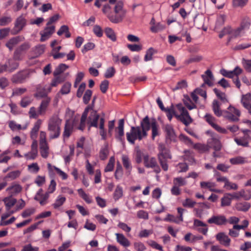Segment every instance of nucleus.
Returning <instances> with one entry per match:
<instances>
[{"instance_id":"1","label":"nucleus","mask_w":251,"mask_h":251,"mask_svg":"<svg viewBox=\"0 0 251 251\" xmlns=\"http://www.w3.org/2000/svg\"><path fill=\"white\" fill-rule=\"evenodd\" d=\"M150 121L146 116L141 121L140 126H131L129 132H126L127 140L131 144H134L136 140L139 141L147 137V132L150 129Z\"/></svg>"},{"instance_id":"2","label":"nucleus","mask_w":251,"mask_h":251,"mask_svg":"<svg viewBox=\"0 0 251 251\" xmlns=\"http://www.w3.org/2000/svg\"><path fill=\"white\" fill-rule=\"evenodd\" d=\"M62 120L56 115L53 116L49 120L48 130L50 139L57 138L61 132Z\"/></svg>"},{"instance_id":"3","label":"nucleus","mask_w":251,"mask_h":251,"mask_svg":"<svg viewBox=\"0 0 251 251\" xmlns=\"http://www.w3.org/2000/svg\"><path fill=\"white\" fill-rule=\"evenodd\" d=\"M126 13L124 8V3L122 1H117L114 6L113 13L107 14L109 20L113 23H119L122 21Z\"/></svg>"},{"instance_id":"4","label":"nucleus","mask_w":251,"mask_h":251,"mask_svg":"<svg viewBox=\"0 0 251 251\" xmlns=\"http://www.w3.org/2000/svg\"><path fill=\"white\" fill-rule=\"evenodd\" d=\"M159 153L157 155L158 159L163 170L167 171L168 169V165L167 163V160L171 158V155L169 150L167 149L163 144L158 145Z\"/></svg>"},{"instance_id":"5","label":"nucleus","mask_w":251,"mask_h":251,"mask_svg":"<svg viewBox=\"0 0 251 251\" xmlns=\"http://www.w3.org/2000/svg\"><path fill=\"white\" fill-rule=\"evenodd\" d=\"M34 72V70L31 69L21 70L13 75L11 77V80L12 83L15 84L23 83L27 78H29L31 75Z\"/></svg>"},{"instance_id":"6","label":"nucleus","mask_w":251,"mask_h":251,"mask_svg":"<svg viewBox=\"0 0 251 251\" xmlns=\"http://www.w3.org/2000/svg\"><path fill=\"white\" fill-rule=\"evenodd\" d=\"M176 107L180 112L179 115H175V117L180 121L185 126H188L193 122V120L190 117L188 112L183 106L181 103L176 105Z\"/></svg>"},{"instance_id":"7","label":"nucleus","mask_w":251,"mask_h":251,"mask_svg":"<svg viewBox=\"0 0 251 251\" xmlns=\"http://www.w3.org/2000/svg\"><path fill=\"white\" fill-rule=\"evenodd\" d=\"M228 111L221 109V116H223L231 121H238L239 117L240 116L241 113L239 110L229 105Z\"/></svg>"},{"instance_id":"8","label":"nucleus","mask_w":251,"mask_h":251,"mask_svg":"<svg viewBox=\"0 0 251 251\" xmlns=\"http://www.w3.org/2000/svg\"><path fill=\"white\" fill-rule=\"evenodd\" d=\"M29 42H26L17 47L13 53V59L15 60L20 61L23 58V54L27 51L30 48Z\"/></svg>"},{"instance_id":"9","label":"nucleus","mask_w":251,"mask_h":251,"mask_svg":"<svg viewBox=\"0 0 251 251\" xmlns=\"http://www.w3.org/2000/svg\"><path fill=\"white\" fill-rule=\"evenodd\" d=\"M100 116L96 110H91L87 119V124L89 130L91 127L98 128L99 126L98 122H100Z\"/></svg>"},{"instance_id":"10","label":"nucleus","mask_w":251,"mask_h":251,"mask_svg":"<svg viewBox=\"0 0 251 251\" xmlns=\"http://www.w3.org/2000/svg\"><path fill=\"white\" fill-rule=\"evenodd\" d=\"M211 138L208 141V145L209 148H213L215 151L213 152V155L215 157L219 156V151L220 150V140L219 137L217 134L212 133Z\"/></svg>"},{"instance_id":"11","label":"nucleus","mask_w":251,"mask_h":251,"mask_svg":"<svg viewBox=\"0 0 251 251\" xmlns=\"http://www.w3.org/2000/svg\"><path fill=\"white\" fill-rule=\"evenodd\" d=\"M51 91V87H46L42 84L37 85L36 86V92L34 97L38 100L49 97L48 94Z\"/></svg>"},{"instance_id":"12","label":"nucleus","mask_w":251,"mask_h":251,"mask_svg":"<svg viewBox=\"0 0 251 251\" xmlns=\"http://www.w3.org/2000/svg\"><path fill=\"white\" fill-rule=\"evenodd\" d=\"M144 163L146 167L153 168L154 171L157 174L159 173L161 171L154 157H150L148 155H145L144 156Z\"/></svg>"},{"instance_id":"13","label":"nucleus","mask_w":251,"mask_h":251,"mask_svg":"<svg viewBox=\"0 0 251 251\" xmlns=\"http://www.w3.org/2000/svg\"><path fill=\"white\" fill-rule=\"evenodd\" d=\"M26 24V20L23 15L18 17L15 22L14 27L11 31L13 35L19 33Z\"/></svg>"},{"instance_id":"14","label":"nucleus","mask_w":251,"mask_h":251,"mask_svg":"<svg viewBox=\"0 0 251 251\" xmlns=\"http://www.w3.org/2000/svg\"><path fill=\"white\" fill-rule=\"evenodd\" d=\"M164 130L166 133V139L167 142H176V136L173 126L169 125L165 126Z\"/></svg>"},{"instance_id":"15","label":"nucleus","mask_w":251,"mask_h":251,"mask_svg":"<svg viewBox=\"0 0 251 251\" xmlns=\"http://www.w3.org/2000/svg\"><path fill=\"white\" fill-rule=\"evenodd\" d=\"M55 31V26L47 25L43 31H41L40 33L41 35L40 41L44 42L47 40L54 33Z\"/></svg>"},{"instance_id":"16","label":"nucleus","mask_w":251,"mask_h":251,"mask_svg":"<svg viewBox=\"0 0 251 251\" xmlns=\"http://www.w3.org/2000/svg\"><path fill=\"white\" fill-rule=\"evenodd\" d=\"M51 101V98L50 97H46L43 99L38 108V114L40 115H44L45 114L48 108Z\"/></svg>"},{"instance_id":"17","label":"nucleus","mask_w":251,"mask_h":251,"mask_svg":"<svg viewBox=\"0 0 251 251\" xmlns=\"http://www.w3.org/2000/svg\"><path fill=\"white\" fill-rule=\"evenodd\" d=\"M25 38L22 36H17L10 39L6 43V46L11 51L14 47L21 42L25 40Z\"/></svg>"},{"instance_id":"18","label":"nucleus","mask_w":251,"mask_h":251,"mask_svg":"<svg viewBox=\"0 0 251 251\" xmlns=\"http://www.w3.org/2000/svg\"><path fill=\"white\" fill-rule=\"evenodd\" d=\"M221 182L224 183L223 187L226 190H236L238 188V186L237 184L230 181L226 177L221 176Z\"/></svg>"},{"instance_id":"19","label":"nucleus","mask_w":251,"mask_h":251,"mask_svg":"<svg viewBox=\"0 0 251 251\" xmlns=\"http://www.w3.org/2000/svg\"><path fill=\"white\" fill-rule=\"evenodd\" d=\"M124 119H121L119 121L118 126L116 129L117 134L116 135V137L121 142H123V136L124 135Z\"/></svg>"},{"instance_id":"20","label":"nucleus","mask_w":251,"mask_h":251,"mask_svg":"<svg viewBox=\"0 0 251 251\" xmlns=\"http://www.w3.org/2000/svg\"><path fill=\"white\" fill-rule=\"evenodd\" d=\"M41 124L42 121L40 119L38 120L35 123L34 126L30 133V136L32 140L36 139L38 135V132L40 128Z\"/></svg>"},{"instance_id":"21","label":"nucleus","mask_w":251,"mask_h":251,"mask_svg":"<svg viewBox=\"0 0 251 251\" xmlns=\"http://www.w3.org/2000/svg\"><path fill=\"white\" fill-rule=\"evenodd\" d=\"M229 161L232 165H241L249 162L247 157L237 156L230 159Z\"/></svg>"},{"instance_id":"22","label":"nucleus","mask_w":251,"mask_h":251,"mask_svg":"<svg viewBox=\"0 0 251 251\" xmlns=\"http://www.w3.org/2000/svg\"><path fill=\"white\" fill-rule=\"evenodd\" d=\"M250 136L249 134H245L242 137L235 138L234 141L238 146H241L244 147H249V139Z\"/></svg>"},{"instance_id":"23","label":"nucleus","mask_w":251,"mask_h":251,"mask_svg":"<svg viewBox=\"0 0 251 251\" xmlns=\"http://www.w3.org/2000/svg\"><path fill=\"white\" fill-rule=\"evenodd\" d=\"M45 50V46L44 45H39L33 48L31 52L33 54V58H36L42 54Z\"/></svg>"},{"instance_id":"24","label":"nucleus","mask_w":251,"mask_h":251,"mask_svg":"<svg viewBox=\"0 0 251 251\" xmlns=\"http://www.w3.org/2000/svg\"><path fill=\"white\" fill-rule=\"evenodd\" d=\"M204 119L211 126L218 131H220V127L215 124L216 119L213 116L209 114H206Z\"/></svg>"},{"instance_id":"25","label":"nucleus","mask_w":251,"mask_h":251,"mask_svg":"<svg viewBox=\"0 0 251 251\" xmlns=\"http://www.w3.org/2000/svg\"><path fill=\"white\" fill-rule=\"evenodd\" d=\"M204 83L202 84L201 86L203 87L205 84H207L210 86L212 85L211 81L213 79V76L212 74V72L209 70H207L204 75H201Z\"/></svg>"},{"instance_id":"26","label":"nucleus","mask_w":251,"mask_h":251,"mask_svg":"<svg viewBox=\"0 0 251 251\" xmlns=\"http://www.w3.org/2000/svg\"><path fill=\"white\" fill-rule=\"evenodd\" d=\"M6 209L7 211H9L10 208L13 206L17 202L16 199L12 197V196L10 197H5L3 199Z\"/></svg>"},{"instance_id":"27","label":"nucleus","mask_w":251,"mask_h":251,"mask_svg":"<svg viewBox=\"0 0 251 251\" xmlns=\"http://www.w3.org/2000/svg\"><path fill=\"white\" fill-rule=\"evenodd\" d=\"M40 151L43 158H46L49 154V147L48 143L39 144Z\"/></svg>"},{"instance_id":"28","label":"nucleus","mask_w":251,"mask_h":251,"mask_svg":"<svg viewBox=\"0 0 251 251\" xmlns=\"http://www.w3.org/2000/svg\"><path fill=\"white\" fill-rule=\"evenodd\" d=\"M117 242L121 245L124 247H128L130 245V242L126 237L121 233H116Z\"/></svg>"},{"instance_id":"29","label":"nucleus","mask_w":251,"mask_h":251,"mask_svg":"<svg viewBox=\"0 0 251 251\" xmlns=\"http://www.w3.org/2000/svg\"><path fill=\"white\" fill-rule=\"evenodd\" d=\"M73 129V126L69 120L66 121L64 130L63 132V136L64 137L68 138L72 133Z\"/></svg>"},{"instance_id":"30","label":"nucleus","mask_w":251,"mask_h":251,"mask_svg":"<svg viewBox=\"0 0 251 251\" xmlns=\"http://www.w3.org/2000/svg\"><path fill=\"white\" fill-rule=\"evenodd\" d=\"M108 154V144L105 143L100 150L99 153L100 158L102 160H104L107 158Z\"/></svg>"},{"instance_id":"31","label":"nucleus","mask_w":251,"mask_h":251,"mask_svg":"<svg viewBox=\"0 0 251 251\" xmlns=\"http://www.w3.org/2000/svg\"><path fill=\"white\" fill-rule=\"evenodd\" d=\"M105 120L104 118L101 117L100 119V124L98 127L100 129V134L101 137V139L105 140L106 139V132L104 128Z\"/></svg>"},{"instance_id":"32","label":"nucleus","mask_w":251,"mask_h":251,"mask_svg":"<svg viewBox=\"0 0 251 251\" xmlns=\"http://www.w3.org/2000/svg\"><path fill=\"white\" fill-rule=\"evenodd\" d=\"M251 25V21L249 17H244L242 18L239 27L244 31H247Z\"/></svg>"},{"instance_id":"33","label":"nucleus","mask_w":251,"mask_h":251,"mask_svg":"<svg viewBox=\"0 0 251 251\" xmlns=\"http://www.w3.org/2000/svg\"><path fill=\"white\" fill-rule=\"evenodd\" d=\"M250 207V203L245 201L238 202L235 205V208L238 211H247Z\"/></svg>"},{"instance_id":"34","label":"nucleus","mask_w":251,"mask_h":251,"mask_svg":"<svg viewBox=\"0 0 251 251\" xmlns=\"http://www.w3.org/2000/svg\"><path fill=\"white\" fill-rule=\"evenodd\" d=\"M232 200L231 193H226L221 199L222 206H226L230 205Z\"/></svg>"},{"instance_id":"35","label":"nucleus","mask_w":251,"mask_h":251,"mask_svg":"<svg viewBox=\"0 0 251 251\" xmlns=\"http://www.w3.org/2000/svg\"><path fill=\"white\" fill-rule=\"evenodd\" d=\"M150 127L151 128L152 131V138L154 139V138L158 135V125L155 119H153L151 122H150Z\"/></svg>"},{"instance_id":"36","label":"nucleus","mask_w":251,"mask_h":251,"mask_svg":"<svg viewBox=\"0 0 251 251\" xmlns=\"http://www.w3.org/2000/svg\"><path fill=\"white\" fill-rule=\"evenodd\" d=\"M22 189V187L20 185L16 184L7 188L6 190L9 192L11 196H13L20 193Z\"/></svg>"},{"instance_id":"37","label":"nucleus","mask_w":251,"mask_h":251,"mask_svg":"<svg viewBox=\"0 0 251 251\" xmlns=\"http://www.w3.org/2000/svg\"><path fill=\"white\" fill-rule=\"evenodd\" d=\"M239 194L241 199L245 201H249L251 199V191L250 190L242 189L239 191Z\"/></svg>"},{"instance_id":"38","label":"nucleus","mask_w":251,"mask_h":251,"mask_svg":"<svg viewBox=\"0 0 251 251\" xmlns=\"http://www.w3.org/2000/svg\"><path fill=\"white\" fill-rule=\"evenodd\" d=\"M122 162L124 167L128 170V174H130L132 167L129 158L127 156L123 155L122 157Z\"/></svg>"},{"instance_id":"39","label":"nucleus","mask_w":251,"mask_h":251,"mask_svg":"<svg viewBox=\"0 0 251 251\" xmlns=\"http://www.w3.org/2000/svg\"><path fill=\"white\" fill-rule=\"evenodd\" d=\"M69 68V66L65 64L61 63L59 64L55 69L53 72L54 76H57L60 75L66 69Z\"/></svg>"},{"instance_id":"40","label":"nucleus","mask_w":251,"mask_h":251,"mask_svg":"<svg viewBox=\"0 0 251 251\" xmlns=\"http://www.w3.org/2000/svg\"><path fill=\"white\" fill-rule=\"evenodd\" d=\"M241 103L244 107L251 104V94L247 93L243 95L241 98Z\"/></svg>"},{"instance_id":"41","label":"nucleus","mask_w":251,"mask_h":251,"mask_svg":"<svg viewBox=\"0 0 251 251\" xmlns=\"http://www.w3.org/2000/svg\"><path fill=\"white\" fill-rule=\"evenodd\" d=\"M105 33L106 35V36L109 38L110 40H111L112 41L115 42L117 40V37L116 34L114 30L110 28V27H106L105 28L104 30Z\"/></svg>"},{"instance_id":"42","label":"nucleus","mask_w":251,"mask_h":251,"mask_svg":"<svg viewBox=\"0 0 251 251\" xmlns=\"http://www.w3.org/2000/svg\"><path fill=\"white\" fill-rule=\"evenodd\" d=\"M230 239L228 235L225 234L224 233L221 232V244L223 245L226 247H229L230 244Z\"/></svg>"},{"instance_id":"43","label":"nucleus","mask_w":251,"mask_h":251,"mask_svg":"<svg viewBox=\"0 0 251 251\" xmlns=\"http://www.w3.org/2000/svg\"><path fill=\"white\" fill-rule=\"evenodd\" d=\"M183 100L185 105L189 110H192L193 109L196 108V105H195V103L192 102V100H191L189 96H184V98Z\"/></svg>"},{"instance_id":"44","label":"nucleus","mask_w":251,"mask_h":251,"mask_svg":"<svg viewBox=\"0 0 251 251\" xmlns=\"http://www.w3.org/2000/svg\"><path fill=\"white\" fill-rule=\"evenodd\" d=\"M21 171L19 170H16L14 171L11 172L7 174V175L4 177V179H7L8 178L11 180H14L18 177L21 175Z\"/></svg>"},{"instance_id":"45","label":"nucleus","mask_w":251,"mask_h":251,"mask_svg":"<svg viewBox=\"0 0 251 251\" xmlns=\"http://www.w3.org/2000/svg\"><path fill=\"white\" fill-rule=\"evenodd\" d=\"M88 113L85 111H84L83 113L82 114L81 119H80V125L78 126V128L79 130H83L84 129L85 127V124H86V120L87 119Z\"/></svg>"},{"instance_id":"46","label":"nucleus","mask_w":251,"mask_h":251,"mask_svg":"<svg viewBox=\"0 0 251 251\" xmlns=\"http://www.w3.org/2000/svg\"><path fill=\"white\" fill-rule=\"evenodd\" d=\"M156 52V51L152 48L149 49L145 56L144 60L145 61H148L152 59L153 54Z\"/></svg>"},{"instance_id":"47","label":"nucleus","mask_w":251,"mask_h":251,"mask_svg":"<svg viewBox=\"0 0 251 251\" xmlns=\"http://www.w3.org/2000/svg\"><path fill=\"white\" fill-rule=\"evenodd\" d=\"M79 196L88 203H91L92 201L91 199L89 196L86 194L84 191L81 189H79L77 190Z\"/></svg>"},{"instance_id":"48","label":"nucleus","mask_w":251,"mask_h":251,"mask_svg":"<svg viewBox=\"0 0 251 251\" xmlns=\"http://www.w3.org/2000/svg\"><path fill=\"white\" fill-rule=\"evenodd\" d=\"M245 32V31L239 26L236 29L232 30L231 32V37L235 38L241 37L244 35Z\"/></svg>"},{"instance_id":"49","label":"nucleus","mask_w":251,"mask_h":251,"mask_svg":"<svg viewBox=\"0 0 251 251\" xmlns=\"http://www.w3.org/2000/svg\"><path fill=\"white\" fill-rule=\"evenodd\" d=\"M66 198L59 196L56 200L55 202L52 204L54 208L56 209L61 206L65 201Z\"/></svg>"},{"instance_id":"50","label":"nucleus","mask_w":251,"mask_h":251,"mask_svg":"<svg viewBox=\"0 0 251 251\" xmlns=\"http://www.w3.org/2000/svg\"><path fill=\"white\" fill-rule=\"evenodd\" d=\"M123 196V189L119 185L117 186L113 194V198L115 201L118 200Z\"/></svg>"},{"instance_id":"51","label":"nucleus","mask_w":251,"mask_h":251,"mask_svg":"<svg viewBox=\"0 0 251 251\" xmlns=\"http://www.w3.org/2000/svg\"><path fill=\"white\" fill-rule=\"evenodd\" d=\"M92 96V91L89 89L87 90L83 96V101L85 104H88Z\"/></svg>"},{"instance_id":"52","label":"nucleus","mask_w":251,"mask_h":251,"mask_svg":"<svg viewBox=\"0 0 251 251\" xmlns=\"http://www.w3.org/2000/svg\"><path fill=\"white\" fill-rule=\"evenodd\" d=\"M71 87V84L70 82H66L62 86L60 92L62 95H66L70 93Z\"/></svg>"},{"instance_id":"53","label":"nucleus","mask_w":251,"mask_h":251,"mask_svg":"<svg viewBox=\"0 0 251 251\" xmlns=\"http://www.w3.org/2000/svg\"><path fill=\"white\" fill-rule=\"evenodd\" d=\"M215 184L213 182H201V186L202 188H207L211 191H217L214 188L215 187Z\"/></svg>"},{"instance_id":"54","label":"nucleus","mask_w":251,"mask_h":251,"mask_svg":"<svg viewBox=\"0 0 251 251\" xmlns=\"http://www.w3.org/2000/svg\"><path fill=\"white\" fill-rule=\"evenodd\" d=\"M18 64L16 63L14 65V67L13 68H11L10 69L7 70L8 66L6 64H0V74L2 73L5 71H8L9 72L11 73L14 70L18 68Z\"/></svg>"},{"instance_id":"55","label":"nucleus","mask_w":251,"mask_h":251,"mask_svg":"<svg viewBox=\"0 0 251 251\" xmlns=\"http://www.w3.org/2000/svg\"><path fill=\"white\" fill-rule=\"evenodd\" d=\"M178 220L179 219L177 216L176 217L170 214H168L167 215V217L164 219V221L173 222L177 224H179L181 223V222Z\"/></svg>"},{"instance_id":"56","label":"nucleus","mask_w":251,"mask_h":251,"mask_svg":"<svg viewBox=\"0 0 251 251\" xmlns=\"http://www.w3.org/2000/svg\"><path fill=\"white\" fill-rule=\"evenodd\" d=\"M114 162H115V159L113 156H112L110 158L109 162L106 165L104 171L105 172H110L112 171L114 168Z\"/></svg>"},{"instance_id":"57","label":"nucleus","mask_w":251,"mask_h":251,"mask_svg":"<svg viewBox=\"0 0 251 251\" xmlns=\"http://www.w3.org/2000/svg\"><path fill=\"white\" fill-rule=\"evenodd\" d=\"M165 28V25L157 23L156 25H152L151 27V30L153 32H157L159 31L163 30Z\"/></svg>"},{"instance_id":"58","label":"nucleus","mask_w":251,"mask_h":251,"mask_svg":"<svg viewBox=\"0 0 251 251\" xmlns=\"http://www.w3.org/2000/svg\"><path fill=\"white\" fill-rule=\"evenodd\" d=\"M116 73L115 68L113 67L108 68L105 71L104 77L108 78L113 77Z\"/></svg>"},{"instance_id":"59","label":"nucleus","mask_w":251,"mask_h":251,"mask_svg":"<svg viewBox=\"0 0 251 251\" xmlns=\"http://www.w3.org/2000/svg\"><path fill=\"white\" fill-rule=\"evenodd\" d=\"M220 104L218 100H214L212 103V108L215 114L218 117L220 116L219 111Z\"/></svg>"},{"instance_id":"60","label":"nucleus","mask_w":251,"mask_h":251,"mask_svg":"<svg viewBox=\"0 0 251 251\" xmlns=\"http://www.w3.org/2000/svg\"><path fill=\"white\" fill-rule=\"evenodd\" d=\"M147 243L150 246H151L152 248H154L160 251H163L162 247L158 243H157L155 241L153 240H149L147 242Z\"/></svg>"},{"instance_id":"61","label":"nucleus","mask_w":251,"mask_h":251,"mask_svg":"<svg viewBox=\"0 0 251 251\" xmlns=\"http://www.w3.org/2000/svg\"><path fill=\"white\" fill-rule=\"evenodd\" d=\"M8 125L9 127L13 131H15L16 130H19L22 129L21 125L16 124V122L13 121H9Z\"/></svg>"},{"instance_id":"62","label":"nucleus","mask_w":251,"mask_h":251,"mask_svg":"<svg viewBox=\"0 0 251 251\" xmlns=\"http://www.w3.org/2000/svg\"><path fill=\"white\" fill-rule=\"evenodd\" d=\"M242 63L243 67L247 71L251 72V60L243 59Z\"/></svg>"},{"instance_id":"63","label":"nucleus","mask_w":251,"mask_h":251,"mask_svg":"<svg viewBox=\"0 0 251 251\" xmlns=\"http://www.w3.org/2000/svg\"><path fill=\"white\" fill-rule=\"evenodd\" d=\"M12 18L10 16L2 17L0 19V25L5 26L10 23Z\"/></svg>"},{"instance_id":"64","label":"nucleus","mask_w":251,"mask_h":251,"mask_svg":"<svg viewBox=\"0 0 251 251\" xmlns=\"http://www.w3.org/2000/svg\"><path fill=\"white\" fill-rule=\"evenodd\" d=\"M133 246L136 251H144L146 250L145 246L141 242H135Z\"/></svg>"}]
</instances>
